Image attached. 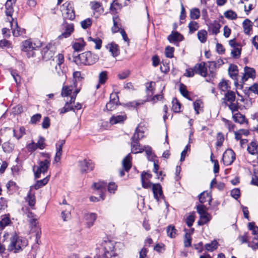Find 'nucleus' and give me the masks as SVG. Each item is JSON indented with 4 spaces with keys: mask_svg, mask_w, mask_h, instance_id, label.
<instances>
[{
    "mask_svg": "<svg viewBox=\"0 0 258 258\" xmlns=\"http://www.w3.org/2000/svg\"><path fill=\"white\" fill-rule=\"evenodd\" d=\"M28 243L25 238L19 237L16 233H13L10 237V243L8 247V250L15 253L22 250Z\"/></svg>",
    "mask_w": 258,
    "mask_h": 258,
    "instance_id": "f257e3e1",
    "label": "nucleus"
},
{
    "mask_svg": "<svg viewBox=\"0 0 258 258\" xmlns=\"http://www.w3.org/2000/svg\"><path fill=\"white\" fill-rule=\"evenodd\" d=\"M99 59V56L96 54H93L91 51H86L78 55L76 58V61L85 65H91L95 63Z\"/></svg>",
    "mask_w": 258,
    "mask_h": 258,
    "instance_id": "f03ea898",
    "label": "nucleus"
},
{
    "mask_svg": "<svg viewBox=\"0 0 258 258\" xmlns=\"http://www.w3.org/2000/svg\"><path fill=\"white\" fill-rule=\"evenodd\" d=\"M38 165L36 171H35L36 166H34L33 168L35 178H40L41 173L45 174L47 171L50 165V159L40 161L38 162Z\"/></svg>",
    "mask_w": 258,
    "mask_h": 258,
    "instance_id": "7ed1b4c3",
    "label": "nucleus"
},
{
    "mask_svg": "<svg viewBox=\"0 0 258 258\" xmlns=\"http://www.w3.org/2000/svg\"><path fill=\"white\" fill-rule=\"evenodd\" d=\"M62 15L64 19L73 20L75 17L73 3L66 2L62 5Z\"/></svg>",
    "mask_w": 258,
    "mask_h": 258,
    "instance_id": "20e7f679",
    "label": "nucleus"
},
{
    "mask_svg": "<svg viewBox=\"0 0 258 258\" xmlns=\"http://www.w3.org/2000/svg\"><path fill=\"white\" fill-rule=\"evenodd\" d=\"M55 47L51 43L47 44L43 48L41 53L43 59L47 61L50 60L54 55Z\"/></svg>",
    "mask_w": 258,
    "mask_h": 258,
    "instance_id": "39448f33",
    "label": "nucleus"
},
{
    "mask_svg": "<svg viewBox=\"0 0 258 258\" xmlns=\"http://www.w3.org/2000/svg\"><path fill=\"white\" fill-rule=\"evenodd\" d=\"M39 47V45L33 43L31 40H26L22 43V50L25 52H29V56L33 57L35 55L33 50Z\"/></svg>",
    "mask_w": 258,
    "mask_h": 258,
    "instance_id": "423d86ee",
    "label": "nucleus"
},
{
    "mask_svg": "<svg viewBox=\"0 0 258 258\" xmlns=\"http://www.w3.org/2000/svg\"><path fill=\"white\" fill-rule=\"evenodd\" d=\"M78 166L82 173H87L94 169V165L90 160L84 159L78 162Z\"/></svg>",
    "mask_w": 258,
    "mask_h": 258,
    "instance_id": "0eeeda50",
    "label": "nucleus"
},
{
    "mask_svg": "<svg viewBox=\"0 0 258 258\" xmlns=\"http://www.w3.org/2000/svg\"><path fill=\"white\" fill-rule=\"evenodd\" d=\"M9 20L10 22L13 34L15 37L22 36L25 33V30L20 28L18 25L17 21L15 20L13 18H12V20L9 19Z\"/></svg>",
    "mask_w": 258,
    "mask_h": 258,
    "instance_id": "6e6552de",
    "label": "nucleus"
},
{
    "mask_svg": "<svg viewBox=\"0 0 258 258\" xmlns=\"http://www.w3.org/2000/svg\"><path fill=\"white\" fill-rule=\"evenodd\" d=\"M235 159V154L232 150L228 149L223 153L222 161L225 165H231Z\"/></svg>",
    "mask_w": 258,
    "mask_h": 258,
    "instance_id": "1a4fd4ad",
    "label": "nucleus"
},
{
    "mask_svg": "<svg viewBox=\"0 0 258 258\" xmlns=\"http://www.w3.org/2000/svg\"><path fill=\"white\" fill-rule=\"evenodd\" d=\"M62 27L64 29V32L58 37L59 39L70 37L74 30V25L72 23L69 24L64 22L62 24Z\"/></svg>",
    "mask_w": 258,
    "mask_h": 258,
    "instance_id": "9d476101",
    "label": "nucleus"
},
{
    "mask_svg": "<svg viewBox=\"0 0 258 258\" xmlns=\"http://www.w3.org/2000/svg\"><path fill=\"white\" fill-rule=\"evenodd\" d=\"M138 138H139V137H136V135H135L133 136L131 139L132 152L134 154L142 153L146 149V147H144V148L141 147L139 141H137Z\"/></svg>",
    "mask_w": 258,
    "mask_h": 258,
    "instance_id": "9b49d317",
    "label": "nucleus"
},
{
    "mask_svg": "<svg viewBox=\"0 0 258 258\" xmlns=\"http://www.w3.org/2000/svg\"><path fill=\"white\" fill-rule=\"evenodd\" d=\"M110 101L106 105V109L107 110L111 111L115 109L119 99L118 96L116 94H111L110 95Z\"/></svg>",
    "mask_w": 258,
    "mask_h": 258,
    "instance_id": "f8f14e48",
    "label": "nucleus"
},
{
    "mask_svg": "<svg viewBox=\"0 0 258 258\" xmlns=\"http://www.w3.org/2000/svg\"><path fill=\"white\" fill-rule=\"evenodd\" d=\"M196 74H199L204 77L207 75V69L206 67V63L202 62L200 63H197L194 66V70Z\"/></svg>",
    "mask_w": 258,
    "mask_h": 258,
    "instance_id": "ddd939ff",
    "label": "nucleus"
},
{
    "mask_svg": "<svg viewBox=\"0 0 258 258\" xmlns=\"http://www.w3.org/2000/svg\"><path fill=\"white\" fill-rule=\"evenodd\" d=\"M152 191L155 199L159 201V199L163 198V194L161 185L159 183H155L153 185Z\"/></svg>",
    "mask_w": 258,
    "mask_h": 258,
    "instance_id": "4468645a",
    "label": "nucleus"
},
{
    "mask_svg": "<svg viewBox=\"0 0 258 258\" xmlns=\"http://www.w3.org/2000/svg\"><path fill=\"white\" fill-rule=\"evenodd\" d=\"M16 2V0H7L5 4L6 14L7 16L10 17V20L13 18L12 16L14 13L13 5L15 4Z\"/></svg>",
    "mask_w": 258,
    "mask_h": 258,
    "instance_id": "2eb2a0df",
    "label": "nucleus"
},
{
    "mask_svg": "<svg viewBox=\"0 0 258 258\" xmlns=\"http://www.w3.org/2000/svg\"><path fill=\"white\" fill-rule=\"evenodd\" d=\"M25 201L28 203L29 206L32 209H35V205L36 203V199L34 194L32 193V187L25 198Z\"/></svg>",
    "mask_w": 258,
    "mask_h": 258,
    "instance_id": "dca6fc26",
    "label": "nucleus"
},
{
    "mask_svg": "<svg viewBox=\"0 0 258 258\" xmlns=\"http://www.w3.org/2000/svg\"><path fill=\"white\" fill-rule=\"evenodd\" d=\"M126 115L125 113L121 115H113L110 118V122L112 124L122 123L126 119Z\"/></svg>",
    "mask_w": 258,
    "mask_h": 258,
    "instance_id": "f3484780",
    "label": "nucleus"
},
{
    "mask_svg": "<svg viewBox=\"0 0 258 258\" xmlns=\"http://www.w3.org/2000/svg\"><path fill=\"white\" fill-rule=\"evenodd\" d=\"M55 61L57 63V66L55 67V69L57 70L58 69L57 67L58 66L59 68L60 71H58V74L59 76H64L65 78L66 76L63 74V72L60 69V66L64 62V56L62 54L59 53L57 54L55 57Z\"/></svg>",
    "mask_w": 258,
    "mask_h": 258,
    "instance_id": "a211bd4d",
    "label": "nucleus"
},
{
    "mask_svg": "<svg viewBox=\"0 0 258 258\" xmlns=\"http://www.w3.org/2000/svg\"><path fill=\"white\" fill-rule=\"evenodd\" d=\"M244 74L242 77L243 82L247 80L249 78H252L255 76V71L253 69L245 67L244 68Z\"/></svg>",
    "mask_w": 258,
    "mask_h": 258,
    "instance_id": "6ab92c4d",
    "label": "nucleus"
},
{
    "mask_svg": "<svg viewBox=\"0 0 258 258\" xmlns=\"http://www.w3.org/2000/svg\"><path fill=\"white\" fill-rule=\"evenodd\" d=\"M86 43L83 38H80L76 40L73 44V48L77 51H81L83 49Z\"/></svg>",
    "mask_w": 258,
    "mask_h": 258,
    "instance_id": "aec40b11",
    "label": "nucleus"
},
{
    "mask_svg": "<svg viewBox=\"0 0 258 258\" xmlns=\"http://www.w3.org/2000/svg\"><path fill=\"white\" fill-rule=\"evenodd\" d=\"M199 202L202 204L208 202V204L210 205L212 199L209 193L206 191H204L199 196Z\"/></svg>",
    "mask_w": 258,
    "mask_h": 258,
    "instance_id": "412c9836",
    "label": "nucleus"
},
{
    "mask_svg": "<svg viewBox=\"0 0 258 258\" xmlns=\"http://www.w3.org/2000/svg\"><path fill=\"white\" fill-rule=\"evenodd\" d=\"M235 93L231 90L228 91L225 94V97L223 98L225 101L223 102L225 105H228L227 102H233L235 100Z\"/></svg>",
    "mask_w": 258,
    "mask_h": 258,
    "instance_id": "4be33fe9",
    "label": "nucleus"
},
{
    "mask_svg": "<svg viewBox=\"0 0 258 258\" xmlns=\"http://www.w3.org/2000/svg\"><path fill=\"white\" fill-rule=\"evenodd\" d=\"M131 159L132 157L129 154L122 160V167L126 172H128L132 167Z\"/></svg>",
    "mask_w": 258,
    "mask_h": 258,
    "instance_id": "5701e85b",
    "label": "nucleus"
},
{
    "mask_svg": "<svg viewBox=\"0 0 258 258\" xmlns=\"http://www.w3.org/2000/svg\"><path fill=\"white\" fill-rule=\"evenodd\" d=\"M71 206L68 205L65 210H62L61 213V217L64 221H67L71 219Z\"/></svg>",
    "mask_w": 258,
    "mask_h": 258,
    "instance_id": "b1692460",
    "label": "nucleus"
},
{
    "mask_svg": "<svg viewBox=\"0 0 258 258\" xmlns=\"http://www.w3.org/2000/svg\"><path fill=\"white\" fill-rule=\"evenodd\" d=\"M247 151L251 155H255L258 153V143L252 142L248 146Z\"/></svg>",
    "mask_w": 258,
    "mask_h": 258,
    "instance_id": "393cba45",
    "label": "nucleus"
},
{
    "mask_svg": "<svg viewBox=\"0 0 258 258\" xmlns=\"http://www.w3.org/2000/svg\"><path fill=\"white\" fill-rule=\"evenodd\" d=\"M183 36L177 32H172L168 37V40L170 42H174L177 41H181L183 40Z\"/></svg>",
    "mask_w": 258,
    "mask_h": 258,
    "instance_id": "a878e982",
    "label": "nucleus"
},
{
    "mask_svg": "<svg viewBox=\"0 0 258 258\" xmlns=\"http://www.w3.org/2000/svg\"><path fill=\"white\" fill-rule=\"evenodd\" d=\"M221 28L220 24L217 22L215 21L213 23H211L209 26V29L212 31V34L217 35L220 32Z\"/></svg>",
    "mask_w": 258,
    "mask_h": 258,
    "instance_id": "bb28decb",
    "label": "nucleus"
},
{
    "mask_svg": "<svg viewBox=\"0 0 258 258\" xmlns=\"http://www.w3.org/2000/svg\"><path fill=\"white\" fill-rule=\"evenodd\" d=\"M96 215L95 213H90L86 214L85 216V218L87 221V226L88 227H90L94 224V221L96 219Z\"/></svg>",
    "mask_w": 258,
    "mask_h": 258,
    "instance_id": "cd10ccee",
    "label": "nucleus"
},
{
    "mask_svg": "<svg viewBox=\"0 0 258 258\" xmlns=\"http://www.w3.org/2000/svg\"><path fill=\"white\" fill-rule=\"evenodd\" d=\"M11 223V221L9 217L7 215H4L0 221V231L3 230L6 226L10 225Z\"/></svg>",
    "mask_w": 258,
    "mask_h": 258,
    "instance_id": "c85d7f7f",
    "label": "nucleus"
},
{
    "mask_svg": "<svg viewBox=\"0 0 258 258\" xmlns=\"http://www.w3.org/2000/svg\"><path fill=\"white\" fill-rule=\"evenodd\" d=\"M244 32L248 34L252 29V23L249 19H245L242 23Z\"/></svg>",
    "mask_w": 258,
    "mask_h": 258,
    "instance_id": "c756f323",
    "label": "nucleus"
},
{
    "mask_svg": "<svg viewBox=\"0 0 258 258\" xmlns=\"http://www.w3.org/2000/svg\"><path fill=\"white\" fill-rule=\"evenodd\" d=\"M238 71L237 67L236 65L230 64L229 66L228 69V73L230 77H231L232 79H235V78L238 75Z\"/></svg>",
    "mask_w": 258,
    "mask_h": 258,
    "instance_id": "7c9ffc66",
    "label": "nucleus"
},
{
    "mask_svg": "<svg viewBox=\"0 0 258 258\" xmlns=\"http://www.w3.org/2000/svg\"><path fill=\"white\" fill-rule=\"evenodd\" d=\"M167 235L170 238H175L177 235V230L173 225H169L166 229Z\"/></svg>",
    "mask_w": 258,
    "mask_h": 258,
    "instance_id": "2f4dec72",
    "label": "nucleus"
},
{
    "mask_svg": "<svg viewBox=\"0 0 258 258\" xmlns=\"http://www.w3.org/2000/svg\"><path fill=\"white\" fill-rule=\"evenodd\" d=\"M118 47V45L113 43L108 44L107 46V48H109V51L113 56H116L119 54V50Z\"/></svg>",
    "mask_w": 258,
    "mask_h": 258,
    "instance_id": "473e14b6",
    "label": "nucleus"
},
{
    "mask_svg": "<svg viewBox=\"0 0 258 258\" xmlns=\"http://www.w3.org/2000/svg\"><path fill=\"white\" fill-rule=\"evenodd\" d=\"M49 181V176H46L44 178L41 180H37L36 183L34 185V188L35 189H38L41 188L42 186L46 184Z\"/></svg>",
    "mask_w": 258,
    "mask_h": 258,
    "instance_id": "72a5a7b5",
    "label": "nucleus"
},
{
    "mask_svg": "<svg viewBox=\"0 0 258 258\" xmlns=\"http://www.w3.org/2000/svg\"><path fill=\"white\" fill-rule=\"evenodd\" d=\"M14 136L19 140L22 136L25 134V129L23 126L20 127L18 130H13Z\"/></svg>",
    "mask_w": 258,
    "mask_h": 258,
    "instance_id": "f704fd0d",
    "label": "nucleus"
},
{
    "mask_svg": "<svg viewBox=\"0 0 258 258\" xmlns=\"http://www.w3.org/2000/svg\"><path fill=\"white\" fill-rule=\"evenodd\" d=\"M25 214L27 215V217L29 218V222L30 224L36 226L37 221L36 215L30 211L29 210H27V211L25 212Z\"/></svg>",
    "mask_w": 258,
    "mask_h": 258,
    "instance_id": "c9c22d12",
    "label": "nucleus"
},
{
    "mask_svg": "<svg viewBox=\"0 0 258 258\" xmlns=\"http://www.w3.org/2000/svg\"><path fill=\"white\" fill-rule=\"evenodd\" d=\"M233 119L235 122L242 124L244 122L245 116L240 112H237L233 115Z\"/></svg>",
    "mask_w": 258,
    "mask_h": 258,
    "instance_id": "e433bc0d",
    "label": "nucleus"
},
{
    "mask_svg": "<svg viewBox=\"0 0 258 258\" xmlns=\"http://www.w3.org/2000/svg\"><path fill=\"white\" fill-rule=\"evenodd\" d=\"M218 244V242L216 240H214L210 243L206 244L205 247L207 250L213 251L215 249H217Z\"/></svg>",
    "mask_w": 258,
    "mask_h": 258,
    "instance_id": "4c0bfd02",
    "label": "nucleus"
},
{
    "mask_svg": "<svg viewBox=\"0 0 258 258\" xmlns=\"http://www.w3.org/2000/svg\"><path fill=\"white\" fill-rule=\"evenodd\" d=\"M2 147L5 152L10 153L13 150L14 145L10 142H7L3 144Z\"/></svg>",
    "mask_w": 258,
    "mask_h": 258,
    "instance_id": "58836bf2",
    "label": "nucleus"
},
{
    "mask_svg": "<svg viewBox=\"0 0 258 258\" xmlns=\"http://www.w3.org/2000/svg\"><path fill=\"white\" fill-rule=\"evenodd\" d=\"M198 38L202 43H205L207 40V32L205 30H201L198 32Z\"/></svg>",
    "mask_w": 258,
    "mask_h": 258,
    "instance_id": "ea45409f",
    "label": "nucleus"
},
{
    "mask_svg": "<svg viewBox=\"0 0 258 258\" xmlns=\"http://www.w3.org/2000/svg\"><path fill=\"white\" fill-rule=\"evenodd\" d=\"M155 85V83L154 82H150L147 84L146 92L148 96H151L153 95Z\"/></svg>",
    "mask_w": 258,
    "mask_h": 258,
    "instance_id": "a19ab883",
    "label": "nucleus"
},
{
    "mask_svg": "<svg viewBox=\"0 0 258 258\" xmlns=\"http://www.w3.org/2000/svg\"><path fill=\"white\" fill-rule=\"evenodd\" d=\"M230 87L228 85V82L223 80L221 82H220L218 84V88L222 92H227L228 91H229L228 89Z\"/></svg>",
    "mask_w": 258,
    "mask_h": 258,
    "instance_id": "79ce46f5",
    "label": "nucleus"
},
{
    "mask_svg": "<svg viewBox=\"0 0 258 258\" xmlns=\"http://www.w3.org/2000/svg\"><path fill=\"white\" fill-rule=\"evenodd\" d=\"M188 28L189 33H193L197 31L199 27V24L196 21H191L188 24Z\"/></svg>",
    "mask_w": 258,
    "mask_h": 258,
    "instance_id": "37998d69",
    "label": "nucleus"
},
{
    "mask_svg": "<svg viewBox=\"0 0 258 258\" xmlns=\"http://www.w3.org/2000/svg\"><path fill=\"white\" fill-rule=\"evenodd\" d=\"M210 220V215L208 213L200 216V220L198 223L199 225H203L206 224Z\"/></svg>",
    "mask_w": 258,
    "mask_h": 258,
    "instance_id": "c03bdc74",
    "label": "nucleus"
},
{
    "mask_svg": "<svg viewBox=\"0 0 258 258\" xmlns=\"http://www.w3.org/2000/svg\"><path fill=\"white\" fill-rule=\"evenodd\" d=\"M200 16V11L198 8H194L190 10V17L191 19H198Z\"/></svg>",
    "mask_w": 258,
    "mask_h": 258,
    "instance_id": "a18cd8bd",
    "label": "nucleus"
},
{
    "mask_svg": "<svg viewBox=\"0 0 258 258\" xmlns=\"http://www.w3.org/2000/svg\"><path fill=\"white\" fill-rule=\"evenodd\" d=\"M172 109L174 112H179L180 111V103L178 102L176 98L172 100Z\"/></svg>",
    "mask_w": 258,
    "mask_h": 258,
    "instance_id": "49530a36",
    "label": "nucleus"
},
{
    "mask_svg": "<svg viewBox=\"0 0 258 258\" xmlns=\"http://www.w3.org/2000/svg\"><path fill=\"white\" fill-rule=\"evenodd\" d=\"M224 15L225 18L230 20H235L237 17L236 13L232 10L226 11Z\"/></svg>",
    "mask_w": 258,
    "mask_h": 258,
    "instance_id": "de8ad7c7",
    "label": "nucleus"
},
{
    "mask_svg": "<svg viewBox=\"0 0 258 258\" xmlns=\"http://www.w3.org/2000/svg\"><path fill=\"white\" fill-rule=\"evenodd\" d=\"M241 46L233 48V49L231 50V55L234 58H239L241 54Z\"/></svg>",
    "mask_w": 258,
    "mask_h": 258,
    "instance_id": "09e8293b",
    "label": "nucleus"
},
{
    "mask_svg": "<svg viewBox=\"0 0 258 258\" xmlns=\"http://www.w3.org/2000/svg\"><path fill=\"white\" fill-rule=\"evenodd\" d=\"M216 146L219 147H221L224 141V135L221 132L218 133L216 136Z\"/></svg>",
    "mask_w": 258,
    "mask_h": 258,
    "instance_id": "8fccbe9b",
    "label": "nucleus"
},
{
    "mask_svg": "<svg viewBox=\"0 0 258 258\" xmlns=\"http://www.w3.org/2000/svg\"><path fill=\"white\" fill-rule=\"evenodd\" d=\"M107 80V72L102 71L99 75V82L101 84H104Z\"/></svg>",
    "mask_w": 258,
    "mask_h": 258,
    "instance_id": "3c124183",
    "label": "nucleus"
},
{
    "mask_svg": "<svg viewBox=\"0 0 258 258\" xmlns=\"http://www.w3.org/2000/svg\"><path fill=\"white\" fill-rule=\"evenodd\" d=\"M72 92V87L70 86L63 87L61 90V95L63 97L68 96L71 95Z\"/></svg>",
    "mask_w": 258,
    "mask_h": 258,
    "instance_id": "603ef678",
    "label": "nucleus"
},
{
    "mask_svg": "<svg viewBox=\"0 0 258 258\" xmlns=\"http://www.w3.org/2000/svg\"><path fill=\"white\" fill-rule=\"evenodd\" d=\"M107 185V183L104 182H100L98 183H94V186L97 190H100L102 192L105 190V187Z\"/></svg>",
    "mask_w": 258,
    "mask_h": 258,
    "instance_id": "864d4df0",
    "label": "nucleus"
},
{
    "mask_svg": "<svg viewBox=\"0 0 258 258\" xmlns=\"http://www.w3.org/2000/svg\"><path fill=\"white\" fill-rule=\"evenodd\" d=\"M144 103V101H132V102H130L128 103H127L125 104V105H126V106H127L128 108H135L137 106H139L140 105L143 104Z\"/></svg>",
    "mask_w": 258,
    "mask_h": 258,
    "instance_id": "5fc2aeb1",
    "label": "nucleus"
},
{
    "mask_svg": "<svg viewBox=\"0 0 258 258\" xmlns=\"http://www.w3.org/2000/svg\"><path fill=\"white\" fill-rule=\"evenodd\" d=\"M191 237L190 236V235L188 233H186L184 235V246L185 247H189L191 246Z\"/></svg>",
    "mask_w": 258,
    "mask_h": 258,
    "instance_id": "6e6d98bb",
    "label": "nucleus"
},
{
    "mask_svg": "<svg viewBox=\"0 0 258 258\" xmlns=\"http://www.w3.org/2000/svg\"><path fill=\"white\" fill-rule=\"evenodd\" d=\"M71 104L70 102H67L64 106L60 109V113L62 114L67 112L70 110H74V108L70 105Z\"/></svg>",
    "mask_w": 258,
    "mask_h": 258,
    "instance_id": "4d7b16f0",
    "label": "nucleus"
},
{
    "mask_svg": "<svg viewBox=\"0 0 258 258\" xmlns=\"http://www.w3.org/2000/svg\"><path fill=\"white\" fill-rule=\"evenodd\" d=\"M37 149L42 150L45 148L46 145L45 143V139L40 137L37 143H35Z\"/></svg>",
    "mask_w": 258,
    "mask_h": 258,
    "instance_id": "13d9d810",
    "label": "nucleus"
},
{
    "mask_svg": "<svg viewBox=\"0 0 258 258\" xmlns=\"http://www.w3.org/2000/svg\"><path fill=\"white\" fill-rule=\"evenodd\" d=\"M248 228L250 230L252 231V233L254 235V236L257 235L258 227L255 226L254 223H249L248 224Z\"/></svg>",
    "mask_w": 258,
    "mask_h": 258,
    "instance_id": "bf43d9fd",
    "label": "nucleus"
},
{
    "mask_svg": "<svg viewBox=\"0 0 258 258\" xmlns=\"http://www.w3.org/2000/svg\"><path fill=\"white\" fill-rule=\"evenodd\" d=\"M91 8L96 12H99L101 9V4L97 2H91Z\"/></svg>",
    "mask_w": 258,
    "mask_h": 258,
    "instance_id": "052dcab7",
    "label": "nucleus"
},
{
    "mask_svg": "<svg viewBox=\"0 0 258 258\" xmlns=\"http://www.w3.org/2000/svg\"><path fill=\"white\" fill-rule=\"evenodd\" d=\"M206 206L204 205H199L197 206V212L200 216L208 213L206 211Z\"/></svg>",
    "mask_w": 258,
    "mask_h": 258,
    "instance_id": "680f3d73",
    "label": "nucleus"
},
{
    "mask_svg": "<svg viewBox=\"0 0 258 258\" xmlns=\"http://www.w3.org/2000/svg\"><path fill=\"white\" fill-rule=\"evenodd\" d=\"M174 48L170 46L166 47L165 49V55L166 57L172 58L173 57Z\"/></svg>",
    "mask_w": 258,
    "mask_h": 258,
    "instance_id": "e2e57ef3",
    "label": "nucleus"
},
{
    "mask_svg": "<svg viewBox=\"0 0 258 258\" xmlns=\"http://www.w3.org/2000/svg\"><path fill=\"white\" fill-rule=\"evenodd\" d=\"M41 118V115L39 113H37L31 117L30 123L32 124H36L40 121Z\"/></svg>",
    "mask_w": 258,
    "mask_h": 258,
    "instance_id": "0e129e2a",
    "label": "nucleus"
},
{
    "mask_svg": "<svg viewBox=\"0 0 258 258\" xmlns=\"http://www.w3.org/2000/svg\"><path fill=\"white\" fill-rule=\"evenodd\" d=\"M249 246L253 249H258V235L253 237L251 243L249 244Z\"/></svg>",
    "mask_w": 258,
    "mask_h": 258,
    "instance_id": "69168bd1",
    "label": "nucleus"
},
{
    "mask_svg": "<svg viewBox=\"0 0 258 258\" xmlns=\"http://www.w3.org/2000/svg\"><path fill=\"white\" fill-rule=\"evenodd\" d=\"M92 24V21L90 19L88 18L81 22V25L83 29H87Z\"/></svg>",
    "mask_w": 258,
    "mask_h": 258,
    "instance_id": "338daca9",
    "label": "nucleus"
},
{
    "mask_svg": "<svg viewBox=\"0 0 258 258\" xmlns=\"http://www.w3.org/2000/svg\"><path fill=\"white\" fill-rule=\"evenodd\" d=\"M141 182L142 186L144 188H152L153 185L154 183H152L150 181H146V180L144 179L143 178H141Z\"/></svg>",
    "mask_w": 258,
    "mask_h": 258,
    "instance_id": "774afa93",
    "label": "nucleus"
}]
</instances>
